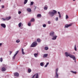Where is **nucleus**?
Masks as SVG:
<instances>
[{
    "label": "nucleus",
    "mask_w": 78,
    "mask_h": 78,
    "mask_svg": "<svg viewBox=\"0 0 78 78\" xmlns=\"http://www.w3.org/2000/svg\"><path fill=\"white\" fill-rule=\"evenodd\" d=\"M65 55L66 57H68L69 56L71 58L73 59V60H75V57L74 55H72L71 54H69L67 52L65 53Z\"/></svg>",
    "instance_id": "nucleus-1"
},
{
    "label": "nucleus",
    "mask_w": 78,
    "mask_h": 78,
    "mask_svg": "<svg viewBox=\"0 0 78 78\" xmlns=\"http://www.w3.org/2000/svg\"><path fill=\"white\" fill-rule=\"evenodd\" d=\"M57 12L56 10H54L52 12H48V14L51 17H53V16L55 15V14H56Z\"/></svg>",
    "instance_id": "nucleus-2"
},
{
    "label": "nucleus",
    "mask_w": 78,
    "mask_h": 78,
    "mask_svg": "<svg viewBox=\"0 0 78 78\" xmlns=\"http://www.w3.org/2000/svg\"><path fill=\"white\" fill-rule=\"evenodd\" d=\"M37 43L36 41L33 42L31 45L30 46L31 47H36V45H37Z\"/></svg>",
    "instance_id": "nucleus-3"
},
{
    "label": "nucleus",
    "mask_w": 78,
    "mask_h": 78,
    "mask_svg": "<svg viewBox=\"0 0 78 78\" xmlns=\"http://www.w3.org/2000/svg\"><path fill=\"white\" fill-rule=\"evenodd\" d=\"M58 68H57L56 69V75L55 76V77H56V78H58Z\"/></svg>",
    "instance_id": "nucleus-4"
},
{
    "label": "nucleus",
    "mask_w": 78,
    "mask_h": 78,
    "mask_svg": "<svg viewBox=\"0 0 78 78\" xmlns=\"http://www.w3.org/2000/svg\"><path fill=\"white\" fill-rule=\"evenodd\" d=\"M18 53H19V51H18L16 52V53L14 55V56L13 57L12 59H15V57H16V55H17V54H18Z\"/></svg>",
    "instance_id": "nucleus-5"
},
{
    "label": "nucleus",
    "mask_w": 78,
    "mask_h": 78,
    "mask_svg": "<svg viewBox=\"0 0 78 78\" xmlns=\"http://www.w3.org/2000/svg\"><path fill=\"white\" fill-rule=\"evenodd\" d=\"M52 37L53 38H52V40H56V38H57V36L55 35H54L52 36Z\"/></svg>",
    "instance_id": "nucleus-6"
},
{
    "label": "nucleus",
    "mask_w": 78,
    "mask_h": 78,
    "mask_svg": "<svg viewBox=\"0 0 78 78\" xmlns=\"http://www.w3.org/2000/svg\"><path fill=\"white\" fill-rule=\"evenodd\" d=\"M72 25V24L71 23L69 25H66L65 26V28H68V27H71Z\"/></svg>",
    "instance_id": "nucleus-7"
},
{
    "label": "nucleus",
    "mask_w": 78,
    "mask_h": 78,
    "mask_svg": "<svg viewBox=\"0 0 78 78\" xmlns=\"http://www.w3.org/2000/svg\"><path fill=\"white\" fill-rule=\"evenodd\" d=\"M1 26L2 27H3V28H6V25L4 23L1 24Z\"/></svg>",
    "instance_id": "nucleus-8"
},
{
    "label": "nucleus",
    "mask_w": 78,
    "mask_h": 78,
    "mask_svg": "<svg viewBox=\"0 0 78 78\" xmlns=\"http://www.w3.org/2000/svg\"><path fill=\"white\" fill-rule=\"evenodd\" d=\"M55 34V33L53 32H51L50 34V35L51 36H54L55 35V34Z\"/></svg>",
    "instance_id": "nucleus-9"
},
{
    "label": "nucleus",
    "mask_w": 78,
    "mask_h": 78,
    "mask_svg": "<svg viewBox=\"0 0 78 78\" xmlns=\"http://www.w3.org/2000/svg\"><path fill=\"white\" fill-rule=\"evenodd\" d=\"M6 68H5V67H3L2 68V72H5L6 71Z\"/></svg>",
    "instance_id": "nucleus-10"
},
{
    "label": "nucleus",
    "mask_w": 78,
    "mask_h": 78,
    "mask_svg": "<svg viewBox=\"0 0 78 78\" xmlns=\"http://www.w3.org/2000/svg\"><path fill=\"white\" fill-rule=\"evenodd\" d=\"M11 16H9V17H7L5 18L6 20H10V19H11Z\"/></svg>",
    "instance_id": "nucleus-11"
},
{
    "label": "nucleus",
    "mask_w": 78,
    "mask_h": 78,
    "mask_svg": "<svg viewBox=\"0 0 78 78\" xmlns=\"http://www.w3.org/2000/svg\"><path fill=\"white\" fill-rule=\"evenodd\" d=\"M48 9V6L47 5H45L44 8V9L45 10H47Z\"/></svg>",
    "instance_id": "nucleus-12"
},
{
    "label": "nucleus",
    "mask_w": 78,
    "mask_h": 78,
    "mask_svg": "<svg viewBox=\"0 0 78 78\" xmlns=\"http://www.w3.org/2000/svg\"><path fill=\"white\" fill-rule=\"evenodd\" d=\"M15 76H18L19 75V73H16L14 74Z\"/></svg>",
    "instance_id": "nucleus-13"
},
{
    "label": "nucleus",
    "mask_w": 78,
    "mask_h": 78,
    "mask_svg": "<svg viewBox=\"0 0 78 78\" xmlns=\"http://www.w3.org/2000/svg\"><path fill=\"white\" fill-rule=\"evenodd\" d=\"M27 11L28 12H31V9L28 8L27 9Z\"/></svg>",
    "instance_id": "nucleus-14"
},
{
    "label": "nucleus",
    "mask_w": 78,
    "mask_h": 78,
    "mask_svg": "<svg viewBox=\"0 0 78 78\" xmlns=\"http://www.w3.org/2000/svg\"><path fill=\"white\" fill-rule=\"evenodd\" d=\"M37 17H41L42 16L41 14H38L37 15Z\"/></svg>",
    "instance_id": "nucleus-15"
},
{
    "label": "nucleus",
    "mask_w": 78,
    "mask_h": 78,
    "mask_svg": "<svg viewBox=\"0 0 78 78\" xmlns=\"http://www.w3.org/2000/svg\"><path fill=\"white\" fill-rule=\"evenodd\" d=\"M47 56H48V54H44L43 58H46V57H47Z\"/></svg>",
    "instance_id": "nucleus-16"
},
{
    "label": "nucleus",
    "mask_w": 78,
    "mask_h": 78,
    "mask_svg": "<svg viewBox=\"0 0 78 78\" xmlns=\"http://www.w3.org/2000/svg\"><path fill=\"white\" fill-rule=\"evenodd\" d=\"M22 55H25V52L23 51V49H22Z\"/></svg>",
    "instance_id": "nucleus-17"
},
{
    "label": "nucleus",
    "mask_w": 78,
    "mask_h": 78,
    "mask_svg": "<svg viewBox=\"0 0 78 78\" xmlns=\"http://www.w3.org/2000/svg\"><path fill=\"white\" fill-rule=\"evenodd\" d=\"M44 50H48V47H45L44 48Z\"/></svg>",
    "instance_id": "nucleus-18"
},
{
    "label": "nucleus",
    "mask_w": 78,
    "mask_h": 78,
    "mask_svg": "<svg viewBox=\"0 0 78 78\" xmlns=\"http://www.w3.org/2000/svg\"><path fill=\"white\" fill-rule=\"evenodd\" d=\"M35 75H36L35 78H39L38 77V73H37L36 74H35Z\"/></svg>",
    "instance_id": "nucleus-19"
},
{
    "label": "nucleus",
    "mask_w": 78,
    "mask_h": 78,
    "mask_svg": "<svg viewBox=\"0 0 78 78\" xmlns=\"http://www.w3.org/2000/svg\"><path fill=\"white\" fill-rule=\"evenodd\" d=\"M58 14L59 15V18H61V13H60V12H58Z\"/></svg>",
    "instance_id": "nucleus-20"
},
{
    "label": "nucleus",
    "mask_w": 78,
    "mask_h": 78,
    "mask_svg": "<svg viewBox=\"0 0 78 78\" xmlns=\"http://www.w3.org/2000/svg\"><path fill=\"white\" fill-rule=\"evenodd\" d=\"M28 2V0H24V5H25Z\"/></svg>",
    "instance_id": "nucleus-21"
},
{
    "label": "nucleus",
    "mask_w": 78,
    "mask_h": 78,
    "mask_svg": "<svg viewBox=\"0 0 78 78\" xmlns=\"http://www.w3.org/2000/svg\"><path fill=\"white\" fill-rule=\"evenodd\" d=\"M48 64H49V62H47L46 63V64L44 66V67H47V66H48Z\"/></svg>",
    "instance_id": "nucleus-22"
},
{
    "label": "nucleus",
    "mask_w": 78,
    "mask_h": 78,
    "mask_svg": "<svg viewBox=\"0 0 78 78\" xmlns=\"http://www.w3.org/2000/svg\"><path fill=\"white\" fill-rule=\"evenodd\" d=\"M28 73H30L31 72V70L30 69H28Z\"/></svg>",
    "instance_id": "nucleus-23"
},
{
    "label": "nucleus",
    "mask_w": 78,
    "mask_h": 78,
    "mask_svg": "<svg viewBox=\"0 0 78 78\" xmlns=\"http://www.w3.org/2000/svg\"><path fill=\"white\" fill-rule=\"evenodd\" d=\"M30 22H34V19L32 18L31 19Z\"/></svg>",
    "instance_id": "nucleus-24"
},
{
    "label": "nucleus",
    "mask_w": 78,
    "mask_h": 78,
    "mask_svg": "<svg viewBox=\"0 0 78 78\" xmlns=\"http://www.w3.org/2000/svg\"><path fill=\"white\" fill-rule=\"evenodd\" d=\"M37 42H41V40L39 39H37Z\"/></svg>",
    "instance_id": "nucleus-25"
},
{
    "label": "nucleus",
    "mask_w": 78,
    "mask_h": 78,
    "mask_svg": "<svg viewBox=\"0 0 78 78\" xmlns=\"http://www.w3.org/2000/svg\"><path fill=\"white\" fill-rule=\"evenodd\" d=\"M22 25V23H20L19 24L18 26L19 27H21V25Z\"/></svg>",
    "instance_id": "nucleus-26"
},
{
    "label": "nucleus",
    "mask_w": 78,
    "mask_h": 78,
    "mask_svg": "<svg viewBox=\"0 0 78 78\" xmlns=\"http://www.w3.org/2000/svg\"><path fill=\"white\" fill-rule=\"evenodd\" d=\"M37 55H38V54H36V53L34 54V56L35 57H37Z\"/></svg>",
    "instance_id": "nucleus-27"
},
{
    "label": "nucleus",
    "mask_w": 78,
    "mask_h": 78,
    "mask_svg": "<svg viewBox=\"0 0 78 78\" xmlns=\"http://www.w3.org/2000/svg\"><path fill=\"white\" fill-rule=\"evenodd\" d=\"M74 50H75V51H77V50H76V45H75Z\"/></svg>",
    "instance_id": "nucleus-28"
},
{
    "label": "nucleus",
    "mask_w": 78,
    "mask_h": 78,
    "mask_svg": "<svg viewBox=\"0 0 78 78\" xmlns=\"http://www.w3.org/2000/svg\"><path fill=\"white\" fill-rule=\"evenodd\" d=\"M43 65H44V64L43 63V62H41L40 63V66H43Z\"/></svg>",
    "instance_id": "nucleus-29"
},
{
    "label": "nucleus",
    "mask_w": 78,
    "mask_h": 78,
    "mask_svg": "<svg viewBox=\"0 0 78 78\" xmlns=\"http://www.w3.org/2000/svg\"><path fill=\"white\" fill-rule=\"evenodd\" d=\"M31 23H29L28 24V26H31Z\"/></svg>",
    "instance_id": "nucleus-30"
},
{
    "label": "nucleus",
    "mask_w": 78,
    "mask_h": 78,
    "mask_svg": "<svg viewBox=\"0 0 78 78\" xmlns=\"http://www.w3.org/2000/svg\"><path fill=\"white\" fill-rule=\"evenodd\" d=\"M34 4V3L33 2H31L30 5H33Z\"/></svg>",
    "instance_id": "nucleus-31"
},
{
    "label": "nucleus",
    "mask_w": 78,
    "mask_h": 78,
    "mask_svg": "<svg viewBox=\"0 0 78 78\" xmlns=\"http://www.w3.org/2000/svg\"><path fill=\"white\" fill-rule=\"evenodd\" d=\"M2 19L3 20V21H5V20H6V18L5 19H4V18H2Z\"/></svg>",
    "instance_id": "nucleus-32"
},
{
    "label": "nucleus",
    "mask_w": 78,
    "mask_h": 78,
    "mask_svg": "<svg viewBox=\"0 0 78 78\" xmlns=\"http://www.w3.org/2000/svg\"><path fill=\"white\" fill-rule=\"evenodd\" d=\"M68 18H69V16H68L67 15H66V19H68Z\"/></svg>",
    "instance_id": "nucleus-33"
},
{
    "label": "nucleus",
    "mask_w": 78,
    "mask_h": 78,
    "mask_svg": "<svg viewBox=\"0 0 78 78\" xmlns=\"http://www.w3.org/2000/svg\"><path fill=\"white\" fill-rule=\"evenodd\" d=\"M16 42L17 43H19V42H20V40H17L16 41Z\"/></svg>",
    "instance_id": "nucleus-34"
},
{
    "label": "nucleus",
    "mask_w": 78,
    "mask_h": 78,
    "mask_svg": "<svg viewBox=\"0 0 78 78\" xmlns=\"http://www.w3.org/2000/svg\"><path fill=\"white\" fill-rule=\"evenodd\" d=\"M0 61L1 62H2V61H3V58L2 57L0 58Z\"/></svg>",
    "instance_id": "nucleus-35"
},
{
    "label": "nucleus",
    "mask_w": 78,
    "mask_h": 78,
    "mask_svg": "<svg viewBox=\"0 0 78 78\" xmlns=\"http://www.w3.org/2000/svg\"><path fill=\"white\" fill-rule=\"evenodd\" d=\"M72 72H73V73H74L75 74H76V72H73V71H71Z\"/></svg>",
    "instance_id": "nucleus-36"
},
{
    "label": "nucleus",
    "mask_w": 78,
    "mask_h": 78,
    "mask_svg": "<svg viewBox=\"0 0 78 78\" xmlns=\"http://www.w3.org/2000/svg\"><path fill=\"white\" fill-rule=\"evenodd\" d=\"M43 27H46V24H44L43 25Z\"/></svg>",
    "instance_id": "nucleus-37"
},
{
    "label": "nucleus",
    "mask_w": 78,
    "mask_h": 78,
    "mask_svg": "<svg viewBox=\"0 0 78 78\" xmlns=\"http://www.w3.org/2000/svg\"><path fill=\"white\" fill-rule=\"evenodd\" d=\"M48 24H50L51 23V22H50V21H48Z\"/></svg>",
    "instance_id": "nucleus-38"
},
{
    "label": "nucleus",
    "mask_w": 78,
    "mask_h": 78,
    "mask_svg": "<svg viewBox=\"0 0 78 78\" xmlns=\"http://www.w3.org/2000/svg\"><path fill=\"white\" fill-rule=\"evenodd\" d=\"M18 14H21V12L20 11H19L18 12Z\"/></svg>",
    "instance_id": "nucleus-39"
},
{
    "label": "nucleus",
    "mask_w": 78,
    "mask_h": 78,
    "mask_svg": "<svg viewBox=\"0 0 78 78\" xmlns=\"http://www.w3.org/2000/svg\"><path fill=\"white\" fill-rule=\"evenodd\" d=\"M5 8L4 5L2 6V8Z\"/></svg>",
    "instance_id": "nucleus-40"
},
{
    "label": "nucleus",
    "mask_w": 78,
    "mask_h": 78,
    "mask_svg": "<svg viewBox=\"0 0 78 78\" xmlns=\"http://www.w3.org/2000/svg\"><path fill=\"white\" fill-rule=\"evenodd\" d=\"M56 20H58V18H56Z\"/></svg>",
    "instance_id": "nucleus-41"
},
{
    "label": "nucleus",
    "mask_w": 78,
    "mask_h": 78,
    "mask_svg": "<svg viewBox=\"0 0 78 78\" xmlns=\"http://www.w3.org/2000/svg\"><path fill=\"white\" fill-rule=\"evenodd\" d=\"M12 51H10V55H11V54H12Z\"/></svg>",
    "instance_id": "nucleus-42"
},
{
    "label": "nucleus",
    "mask_w": 78,
    "mask_h": 78,
    "mask_svg": "<svg viewBox=\"0 0 78 78\" xmlns=\"http://www.w3.org/2000/svg\"><path fill=\"white\" fill-rule=\"evenodd\" d=\"M34 76H35V75H34V76H32V78H34Z\"/></svg>",
    "instance_id": "nucleus-43"
},
{
    "label": "nucleus",
    "mask_w": 78,
    "mask_h": 78,
    "mask_svg": "<svg viewBox=\"0 0 78 78\" xmlns=\"http://www.w3.org/2000/svg\"><path fill=\"white\" fill-rule=\"evenodd\" d=\"M2 45V43H0V47Z\"/></svg>",
    "instance_id": "nucleus-44"
},
{
    "label": "nucleus",
    "mask_w": 78,
    "mask_h": 78,
    "mask_svg": "<svg viewBox=\"0 0 78 78\" xmlns=\"http://www.w3.org/2000/svg\"><path fill=\"white\" fill-rule=\"evenodd\" d=\"M75 61H74V62H76V58H75V60H74Z\"/></svg>",
    "instance_id": "nucleus-45"
},
{
    "label": "nucleus",
    "mask_w": 78,
    "mask_h": 78,
    "mask_svg": "<svg viewBox=\"0 0 78 78\" xmlns=\"http://www.w3.org/2000/svg\"><path fill=\"white\" fill-rule=\"evenodd\" d=\"M76 0H73V1L74 2V1H75Z\"/></svg>",
    "instance_id": "nucleus-46"
},
{
    "label": "nucleus",
    "mask_w": 78,
    "mask_h": 78,
    "mask_svg": "<svg viewBox=\"0 0 78 78\" xmlns=\"http://www.w3.org/2000/svg\"><path fill=\"white\" fill-rule=\"evenodd\" d=\"M0 2H1V0H0Z\"/></svg>",
    "instance_id": "nucleus-47"
}]
</instances>
